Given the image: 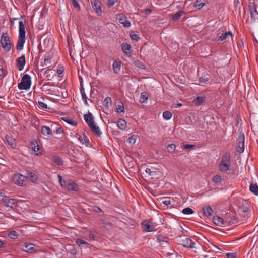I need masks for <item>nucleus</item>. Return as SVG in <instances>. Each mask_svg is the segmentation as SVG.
<instances>
[{
  "label": "nucleus",
  "mask_w": 258,
  "mask_h": 258,
  "mask_svg": "<svg viewBox=\"0 0 258 258\" xmlns=\"http://www.w3.org/2000/svg\"><path fill=\"white\" fill-rule=\"evenodd\" d=\"M19 33L18 36V40L16 45V49L18 50H21L23 48V46L26 41L25 26L22 21H19Z\"/></svg>",
  "instance_id": "1"
},
{
  "label": "nucleus",
  "mask_w": 258,
  "mask_h": 258,
  "mask_svg": "<svg viewBox=\"0 0 258 258\" xmlns=\"http://www.w3.org/2000/svg\"><path fill=\"white\" fill-rule=\"evenodd\" d=\"M230 155L228 153H225L222 157L219 165V169L221 172H226L230 170Z\"/></svg>",
  "instance_id": "2"
},
{
  "label": "nucleus",
  "mask_w": 258,
  "mask_h": 258,
  "mask_svg": "<svg viewBox=\"0 0 258 258\" xmlns=\"http://www.w3.org/2000/svg\"><path fill=\"white\" fill-rule=\"evenodd\" d=\"M1 43L3 49L6 52H9L11 49V43L7 33H3L1 36Z\"/></svg>",
  "instance_id": "3"
},
{
  "label": "nucleus",
  "mask_w": 258,
  "mask_h": 258,
  "mask_svg": "<svg viewBox=\"0 0 258 258\" xmlns=\"http://www.w3.org/2000/svg\"><path fill=\"white\" fill-rule=\"evenodd\" d=\"M31 84V80L30 76L28 74L24 75L21 82L18 84V88L20 90H28L30 88Z\"/></svg>",
  "instance_id": "4"
},
{
  "label": "nucleus",
  "mask_w": 258,
  "mask_h": 258,
  "mask_svg": "<svg viewBox=\"0 0 258 258\" xmlns=\"http://www.w3.org/2000/svg\"><path fill=\"white\" fill-rule=\"evenodd\" d=\"M251 17L254 20L258 19V12L257 11V4L254 0H249L248 5Z\"/></svg>",
  "instance_id": "5"
},
{
  "label": "nucleus",
  "mask_w": 258,
  "mask_h": 258,
  "mask_svg": "<svg viewBox=\"0 0 258 258\" xmlns=\"http://www.w3.org/2000/svg\"><path fill=\"white\" fill-rule=\"evenodd\" d=\"M27 180V177L20 174H16L13 177L14 183L19 186L25 184Z\"/></svg>",
  "instance_id": "6"
},
{
  "label": "nucleus",
  "mask_w": 258,
  "mask_h": 258,
  "mask_svg": "<svg viewBox=\"0 0 258 258\" xmlns=\"http://www.w3.org/2000/svg\"><path fill=\"white\" fill-rule=\"evenodd\" d=\"M244 140L245 137L244 133L241 132L239 134L237 139L238 146L237 148V152L240 153H243L244 151Z\"/></svg>",
  "instance_id": "7"
},
{
  "label": "nucleus",
  "mask_w": 258,
  "mask_h": 258,
  "mask_svg": "<svg viewBox=\"0 0 258 258\" xmlns=\"http://www.w3.org/2000/svg\"><path fill=\"white\" fill-rule=\"evenodd\" d=\"M63 184V187L67 188L68 190L76 191L78 189V186L72 180H66Z\"/></svg>",
  "instance_id": "8"
},
{
  "label": "nucleus",
  "mask_w": 258,
  "mask_h": 258,
  "mask_svg": "<svg viewBox=\"0 0 258 258\" xmlns=\"http://www.w3.org/2000/svg\"><path fill=\"white\" fill-rule=\"evenodd\" d=\"M92 7L98 16L102 15L100 0H91Z\"/></svg>",
  "instance_id": "9"
},
{
  "label": "nucleus",
  "mask_w": 258,
  "mask_h": 258,
  "mask_svg": "<svg viewBox=\"0 0 258 258\" xmlns=\"http://www.w3.org/2000/svg\"><path fill=\"white\" fill-rule=\"evenodd\" d=\"M16 63L18 69L20 71H22L26 63L25 55H22L21 57H18L16 60Z\"/></svg>",
  "instance_id": "10"
},
{
  "label": "nucleus",
  "mask_w": 258,
  "mask_h": 258,
  "mask_svg": "<svg viewBox=\"0 0 258 258\" xmlns=\"http://www.w3.org/2000/svg\"><path fill=\"white\" fill-rule=\"evenodd\" d=\"M117 19L124 27H130L131 26V23L127 20L126 17L123 14H118Z\"/></svg>",
  "instance_id": "11"
},
{
  "label": "nucleus",
  "mask_w": 258,
  "mask_h": 258,
  "mask_svg": "<svg viewBox=\"0 0 258 258\" xmlns=\"http://www.w3.org/2000/svg\"><path fill=\"white\" fill-rule=\"evenodd\" d=\"M182 245L184 247L192 249L195 247V242L190 238H186L182 240Z\"/></svg>",
  "instance_id": "12"
},
{
  "label": "nucleus",
  "mask_w": 258,
  "mask_h": 258,
  "mask_svg": "<svg viewBox=\"0 0 258 258\" xmlns=\"http://www.w3.org/2000/svg\"><path fill=\"white\" fill-rule=\"evenodd\" d=\"M84 118L89 127L95 124V121L91 113L89 112L88 114H84Z\"/></svg>",
  "instance_id": "13"
},
{
  "label": "nucleus",
  "mask_w": 258,
  "mask_h": 258,
  "mask_svg": "<svg viewBox=\"0 0 258 258\" xmlns=\"http://www.w3.org/2000/svg\"><path fill=\"white\" fill-rule=\"evenodd\" d=\"M213 221L215 224L217 226L223 227L224 225L227 224L226 222V218L225 219H222L219 216H214Z\"/></svg>",
  "instance_id": "14"
},
{
  "label": "nucleus",
  "mask_w": 258,
  "mask_h": 258,
  "mask_svg": "<svg viewBox=\"0 0 258 258\" xmlns=\"http://www.w3.org/2000/svg\"><path fill=\"white\" fill-rule=\"evenodd\" d=\"M41 133L47 138H49L53 135L51 130L47 126H42L41 129Z\"/></svg>",
  "instance_id": "15"
},
{
  "label": "nucleus",
  "mask_w": 258,
  "mask_h": 258,
  "mask_svg": "<svg viewBox=\"0 0 258 258\" xmlns=\"http://www.w3.org/2000/svg\"><path fill=\"white\" fill-rule=\"evenodd\" d=\"M5 205L7 207H10L11 208L13 207L16 204V200L14 199H9L6 197H5V199L3 200Z\"/></svg>",
  "instance_id": "16"
},
{
  "label": "nucleus",
  "mask_w": 258,
  "mask_h": 258,
  "mask_svg": "<svg viewBox=\"0 0 258 258\" xmlns=\"http://www.w3.org/2000/svg\"><path fill=\"white\" fill-rule=\"evenodd\" d=\"M5 138L7 142L12 148L15 149L16 148L17 144L14 138H13L12 136L8 135H7Z\"/></svg>",
  "instance_id": "17"
},
{
  "label": "nucleus",
  "mask_w": 258,
  "mask_h": 258,
  "mask_svg": "<svg viewBox=\"0 0 258 258\" xmlns=\"http://www.w3.org/2000/svg\"><path fill=\"white\" fill-rule=\"evenodd\" d=\"M22 250L26 252L32 253L34 251V245L32 243H25Z\"/></svg>",
  "instance_id": "18"
},
{
  "label": "nucleus",
  "mask_w": 258,
  "mask_h": 258,
  "mask_svg": "<svg viewBox=\"0 0 258 258\" xmlns=\"http://www.w3.org/2000/svg\"><path fill=\"white\" fill-rule=\"evenodd\" d=\"M89 128L93 133L96 136L100 137L102 135V132L100 131V128L95 123Z\"/></svg>",
  "instance_id": "19"
},
{
  "label": "nucleus",
  "mask_w": 258,
  "mask_h": 258,
  "mask_svg": "<svg viewBox=\"0 0 258 258\" xmlns=\"http://www.w3.org/2000/svg\"><path fill=\"white\" fill-rule=\"evenodd\" d=\"M203 213L206 217L211 216L213 213V210L210 206H205L203 207Z\"/></svg>",
  "instance_id": "20"
},
{
  "label": "nucleus",
  "mask_w": 258,
  "mask_h": 258,
  "mask_svg": "<svg viewBox=\"0 0 258 258\" xmlns=\"http://www.w3.org/2000/svg\"><path fill=\"white\" fill-rule=\"evenodd\" d=\"M121 47L123 51L125 53L126 55H131L130 50L131 49V47L130 44L123 43L121 45Z\"/></svg>",
  "instance_id": "21"
},
{
  "label": "nucleus",
  "mask_w": 258,
  "mask_h": 258,
  "mask_svg": "<svg viewBox=\"0 0 258 258\" xmlns=\"http://www.w3.org/2000/svg\"><path fill=\"white\" fill-rule=\"evenodd\" d=\"M233 35L232 33L230 31L226 32L224 33H222L218 38V41H223L228 38L229 37H232Z\"/></svg>",
  "instance_id": "22"
},
{
  "label": "nucleus",
  "mask_w": 258,
  "mask_h": 258,
  "mask_svg": "<svg viewBox=\"0 0 258 258\" xmlns=\"http://www.w3.org/2000/svg\"><path fill=\"white\" fill-rule=\"evenodd\" d=\"M225 218L227 224H233L235 223L236 219V216L234 214L230 215L229 217L227 216Z\"/></svg>",
  "instance_id": "23"
},
{
  "label": "nucleus",
  "mask_w": 258,
  "mask_h": 258,
  "mask_svg": "<svg viewBox=\"0 0 258 258\" xmlns=\"http://www.w3.org/2000/svg\"><path fill=\"white\" fill-rule=\"evenodd\" d=\"M149 97V95L147 92H143L141 94V96L140 97V102L141 103H144L147 102L148 98Z\"/></svg>",
  "instance_id": "24"
},
{
  "label": "nucleus",
  "mask_w": 258,
  "mask_h": 258,
  "mask_svg": "<svg viewBox=\"0 0 258 258\" xmlns=\"http://www.w3.org/2000/svg\"><path fill=\"white\" fill-rule=\"evenodd\" d=\"M117 125L119 129L123 130L126 127V122L124 119H120L118 120Z\"/></svg>",
  "instance_id": "25"
},
{
  "label": "nucleus",
  "mask_w": 258,
  "mask_h": 258,
  "mask_svg": "<svg viewBox=\"0 0 258 258\" xmlns=\"http://www.w3.org/2000/svg\"><path fill=\"white\" fill-rule=\"evenodd\" d=\"M54 162L58 166H62L63 165V160L58 156L55 155L53 157Z\"/></svg>",
  "instance_id": "26"
},
{
  "label": "nucleus",
  "mask_w": 258,
  "mask_h": 258,
  "mask_svg": "<svg viewBox=\"0 0 258 258\" xmlns=\"http://www.w3.org/2000/svg\"><path fill=\"white\" fill-rule=\"evenodd\" d=\"M76 243L80 247H87L89 246V244L87 242L81 239H77Z\"/></svg>",
  "instance_id": "27"
},
{
  "label": "nucleus",
  "mask_w": 258,
  "mask_h": 258,
  "mask_svg": "<svg viewBox=\"0 0 258 258\" xmlns=\"http://www.w3.org/2000/svg\"><path fill=\"white\" fill-rule=\"evenodd\" d=\"M61 119L62 120H63L64 121L66 122L67 123L72 126H76L77 125V122L76 121L73 120L72 119L70 118L69 117H62Z\"/></svg>",
  "instance_id": "28"
},
{
  "label": "nucleus",
  "mask_w": 258,
  "mask_h": 258,
  "mask_svg": "<svg viewBox=\"0 0 258 258\" xmlns=\"http://www.w3.org/2000/svg\"><path fill=\"white\" fill-rule=\"evenodd\" d=\"M145 172L147 174H148L150 176H151V178H153V176L156 175V169L155 168H146L145 170Z\"/></svg>",
  "instance_id": "29"
},
{
  "label": "nucleus",
  "mask_w": 258,
  "mask_h": 258,
  "mask_svg": "<svg viewBox=\"0 0 258 258\" xmlns=\"http://www.w3.org/2000/svg\"><path fill=\"white\" fill-rule=\"evenodd\" d=\"M121 68V63L120 61H115L113 63V69L115 73H117L120 71Z\"/></svg>",
  "instance_id": "30"
},
{
  "label": "nucleus",
  "mask_w": 258,
  "mask_h": 258,
  "mask_svg": "<svg viewBox=\"0 0 258 258\" xmlns=\"http://www.w3.org/2000/svg\"><path fill=\"white\" fill-rule=\"evenodd\" d=\"M209 80V76L208 75H205L203 77H201L199 78V84L200 85H204Z\"/></svg>",
  "instance_id": "31"
},
{
  "label": "nucleus",
  "mask_w": 258,
  "mask_h": 258,
  "mask_svg": "<svg viewBox=\"0 0 258 258\" xmlns=\"http://www.w3.org/2000/svg\"><path fill=\"white\" fill-rule=\"evenodd\" d=\"M184 14V11L183 10H181L176 13L172 16V19L174 21H178L180 17Z\"/></svg>",
  "instance_id": "32"
},
{
  "label": "nucleus",
  "mask_w": 258,
  "mask_h": 258,
  "mask_svg": "<svg viewBox=\"0 0 258 258\" xmlns=\"http://www.w3.org/2000/svg\"><path fill=\"white\" fill-rule=\"evenodd\" d=\"M250 191L255 195H258V186L256 184H251L249 186Z\"/></svg>",
  "instance_id": "33"
},
{
  "label": "nucleus",
  "mask_w": 258,
  "mask_h": 258,
  "mask_svg": "<svg viewBox=\"0 0 258 258\" xmlns=\"http://www.w3.org/2000/svg\"><path fill=\"white\" fill-rule=\"evenodd\" d=\"M204 1L205 0H196L195 2L194 6L199 10L205 5Z\"/></svg>",
  "instance_id": "34"
},
{
  "label": "nucleus",
  "mask_w": 258,
  "mask_h": 258,
  "mask_svg": "<svg viewBox=\"0 0 258 258\" xmlns=\"http://www.w3.org/2000/svg\"><path fill=\"white\" fill-rule=\"evenodd\" d=\"M144 230L146 232H151L153 231V227L147 222L142 223Z\"/></svg>",
  "instance_id": "35"
},
{
  "label": "nucleus",
  "mask_w": 258,
  "mask_h": 258,
  "mask_svg": "<svg viewBox=\"0 0 258 258\" xmlns=\"http://www.w3.org/2000/svg\"><path fill=\"white\" fill-rule=\"evenodd\" d=\"M205 100V97L198 96L194 99V102L196 104L200 105L204 102Z\"/></svg>",
  "instance_id": "36"
},
{
  "label": "nucleus",
  "mask_w": 258,
  "mask_h": 258,
  "mask_svg": "<svg viewBox=\"0 0 258 258\" xmlns=\"http://www.w3.org/2000/svg\"><path fill=\"white\" fill-rule=\"evenodd\" d=\"M26 177H27V179H29L33 182H36L37 180V176L31 172L28 173Z\"/></svg>",
  "instance_id": "37"
},
{
  "label": "nucleus",
  "mask_w": 258,
  "mask_h": 258,
  "mask_svg": "<svg viewBox=\"0 0 258 258\" xmlns=\"http://www.w3.org/2000/svg\"><path fill=\"white\" fill-rule=\"evenodd\" d=\"M80 92H81V95L82 97V99L84 101L85 104L86 105H88V102H87V97L85 94V91H84V89L83 88H80Z\"/></svg>",
  "instance_id": "38"
},
{
  "label": "nucleus",
  "mask_w": 258,
  "mask_h": 258,
  "mask_svg": "<svg viewBox=\"0 0 258 258\" xmlns=\"http://www.w3.org/2000/svg\"><path fill=\"white\" fill-rule=\"evenodd\" d=\"M31 147L34 152H37L39 150V147L36 141H32L31 143Z\"/></svg>",
  "instance_id": "39"
},
{
  "label": "nucleus",
  "mask_w": 258,
  "mask_h": 258,
  "mask_svg": "<svg viewBox=\"0 0 258 258\" xmlns=\"http://www.w3.org/2000/svg\"><path fill=\"white\" fill-rule=\"evenodd\" d=\"M167 150L168 152L173 153L176 150V145L174 144H171L167 146Z\"/></svg>",
  "instance_id": "40"
},
{
  "label": "nucleus",
  "mask_w": 258,
  "mask_h": 258,
  "mask_svg": "<svg viewBox=\"0 0 258 258\" xmlns=\"http://www.w3.org/2000/svg\"><path fill=\"white\" fill-rule=\"evenodd\" d=\"M52 57L50 55L46 56L44 60V64L45 66H49L52 62Z\"/></svg>",
  "instance_id": "41"
},
{
  "label": "nucleus",
  "mask_w": 258,
  "mask_h": 258,
  "mask_svg": "<svg viewBox=\"0 0 258 258\" xmlns=\"http://www.w3.org/2000/svg\"><path fill=\"white\" fill-rule=\"evenodd\" d=\"M172 117V114L170 111H166L163 112V117L165 120H169Z\"/></svg>",
  "instance_id": "42"
},
{
  "label": "nucleus",
  "mask_w": 258,
  "mask_h": 258,
  "mask_svg": "<svg viewBox=\"0 0 258 258\" xmlns=\"http://www.w3.org/2000/svg\"><path fill=\"white\" fill-rule=\"evenodd\" d=\"M194 210L191 208L189 207L185 208L183 209L182 210V213L185 215L192 214V213H194Z\"/></svg>",
  "instance_id": "43"
},
{
  "label": "nucleus",
  "mask_w": 258,
  "mask_h": 258,
  "mask_svg": "<svg viewBox=\"0 0 258 258\" xmlns=\"http://www.w3.org/2000/svg\"><path fill=\"white\" fill-rule=\"evenodd\" d=\"M9 236L13 239H16L19 236V234L15 231H12L9 234Z\"/></svg>",
  "instance_id": "44"
},
{
  "label": "nucleus",
  "mask_w": 258,
  "mask_h": 258,
  "mask_svg": "<svg viewBox=\"0 0 258 258\" xmlns=\"http://www.w3.org/2000/svg\"><path fill=\"white\" fill-rule=\"evenodd\" d=\"M222 177L220 175H216L214 176L213 178V181L215 183L218 184L221 182Z\"/></svg>",
  "instance_id": "45"
},
{
  "label": "nucleus",
  "mask_w": 258,
  "mask_h": 258,
  "mask_svg": "<svg viewBox=\"0 0 258 258\" xmlns=\"http://www.w3.org/2000/svg\"><path fill=\"white\" fill-rule=\"evenodd\" d=\"M137 138V136H136V135H132L127 139V142L130 144H134L136 142Z\"/></svg>",
  "instance_id": "46"
},
{
  "label": "nucleus",
  "mask_w": 258,
  "mask_h": 258,
  "mask_svg": "<svg viewBox=\"0 0 258 258\" xmlns=\"http://www.w3.org/2000/svg\"><path fill=\"white\" fill-rule=\"evenodd\" d=\"M116 110L117 112L119 113H124L125 112L124 107L122 104L121 105H118L116 107Z\"/></svg>",
  "instance_id": "47"
},
{
  "label": "nucleus",
  "mask_w": 258,
  "mask_h": 258,
  "mask_svg": "<svg viewBox=\"0 0 258 258\" xmlns=\"http://www.w3.org/2000/svg\"><path fill=\"white\" fill-rule=\"evenodd\" d=\"M135 64L138 68H142V69L145 68V66L144 64V63L139 60L135 61Z\"/></svg>",
  "instance_id": "48"
},
{
  "label": "nucleus",
  "mask_w": 258,
  "mask_h": 258,
  "mask_svg": "<svg viewBox=\"0 0 258 258\" xmlns=\"http://www.w3.org/2000/svg\"><path fill=\"white\" fill-rule=\"evenodd\" d=\"M130 37L132 40L139 41L140 39L139 36L137 34H130Z\"/></svg>",
  "instance_id": "49"
},
{
  "label": "nucleus",
  "mask_w": 258,
  "mask_h": 258,
  "mask_svg": "<svg viewBox=\"0 0 258 258\" xmlns=\"http://www.w3.org/2000/svg\"><path fill=\"white\" fill-rule=\"evenodd\" d=\"M226 256L227 258H236V254L235 253H227Z\"/></svg>",
  "instance_id": "50"
},
{
  "label": "nucleus",
  "mask_w": 258,
  "mask_h": 258,
  "mask_svg": "<svg viewBox=\"0 0 258 258\" xmlns=\"http://www.w3.org/2000/svg\"><path fill=\"white\" fill-rule=\"evenodd\" d=\"M162 203L165 205H169L171 204V200L169 198H166L162 201Z\"/></svg>",
  "instance_id": "51"
},
{
  "label": "nucleus",
  "mask_w": 258,
  "mask_h": 258,
  "mask_svg": "<svg viewBox=\"0 0 258 258\" xmlns=\"http://www.w3.org/2000/svg\"><path fill=\"white\" fill-rule=\"evenodd\" d=\"M72 3L73 6L75 8H78L80 7L79 4H78L76 0H72Z\"/></svg>",
  "instance_id": "52"
},
{
  "label": "nucleus",
  "mask_w": 258,
  "mask_h": 258,
  "mask_svg": "<svg viewBox=\"0 0 258 258\" xmlns=\"http://www.w3.org/2000/svg\"><path fill=\"white\" fill-rule=\"evenodd\" d=\"M58 178L59 182L61 184V186L63 187V183L65 182L66 180H62V177L60 175H58Z\"/></svg>",
  "instance_id": "53"
},
{
  "label": "nucleus",
  "mask_w": 258,
  "mask_h": 258,
  "mask_svg": "<svg viewBox=\"0 0 258 258\" xmlns=\"http://www.w3.org/2000/svg\"><path fill=\"white\" fill-rule=\"evenodd\" d=\"M117 0H108V5L111 7L114 5Z\"/></svg>",
  "instance_id": "54"
},
{
  "label": "nucleus",
  "mask_w": 258,
  "mask_h": 258,
  "mask_svg": "<svg viewBox=\"0 0 258 258\" xmlns=\"http://www.w3.org/2000/svg\"><path fill=\"white\" fill-rule=\"evenodd\" d=\"M38 104L43 108L46 109L47 108V105L44 102L38 101Z\"/></svg>",
  "instance_id": "55"
},
{
  "label": "nucleus",
  "mask_w": 258,
  "mask_h": 258,
  "mask_svg": "<svg viewBox=\"0 0 258 258\" xmlns=\"http://www.w3.org/2000/svg\"><path fill=\"white\" fill-rule=\"evenodd\" d=\"M194 145L190 144H185L184 145L183 147L185 149H189L190 148H192L194 147Z\"/></svg>",
  "instance_id": "56"
},
{
  "label": "nucleus",
  "mask_w": 258,
  "mask_h": 258,
  "mask_svg": "<svg viewBox=\"0 0 258 258\" xmlns=\"http://www.w3.org/2000/svg\"><path fill=\"white\" fill-rule=\"evenodd\" d=\"M104 102L106 104H111V99L110 97H106L104 100Z\"/></svg>",
  "instance_id": "57"
},
{
  "label": "nucleus",
  "mask_w": 258,
  "mask_h": 258,
  "mask_svg": "<svg viewBox=\"0 0 258 258\" xmlns=\"http://www.w3.org/2000/svg\"><path fill=\"white\" fill-rule=\"evenodd\" d=\"M63 71V69L62 68H60L57 69V73L59 75H61Z\"/></svg>",
  "instance_id": "58"
},
{
  "label": "nucleus",
  "mask_w": 258,
  "mask_h": 258,
  "mask_svg": "<svg viewBox=\"0 0 258 258\" xmlns=\"http://www.w3.org/2000/svg\"><path fill=\"white\" fill-rule=\"evenodd\" d=\"M152 11L150 9H147L145 10L144 13L146 15H149L151 13Z\"/></svg>",
  "instance_id": "59"
},
{
  "label": "nucleus",
  "mask_w": 258,
  "mask_h": 258,
  "mask_svg": "<svg viewBox=\"0 0 258 258\" xmlns=\"http://www.w3.org/2000/svg\"><path fill=\"white\" fill-rule=\"evenodd\" d=\"M63 132V130L61 127H59V128H57V130H56V133L57 134H61Z\"/></svg>",
  "instance_id": "60"
},
{
  "label": "nucleus",
  "mask_w": 258,
  "mask_h": 258,
  "mask_svg": "<svg viewBox=\"0 0 258 258\" xmlns=\"http://www.w3.org/2000/svg\"><path fill=\"white\" fill-rule=\"evenodd\" d=\"M71 252L73 254H76L77 253V250L75 248H73L71 250Z\"/></svg>",
  "instance_id": "61"
},
{
  "label": "nucleus",
  "mask_w": 258,
  "mask_h": 258,
  "mask_svg": "<svg viewBox=\"0 0 258 258\" xmlns=\"http://www.w3.org/2000/svg\"><path fill=\"white\" fill-rule=\"evenodd\" d=\"M83 141H84V143L88 144V143H89V141L87 137H85L83 139Z\"/></svg>",
  "instance_id": "62"
},
{
  "label": "nucleus",
  "mask_w": 258,
  "mask_h": 258,
  "mask_svg": "<svg viewBox=\"0 0 258 258\" xmlns=\"http://www.w3.org/2000/svg\"><path fill=\"white\" fill-rule=\"evenodd\" d=\"M78 140L80 141V142L81 143L84 144V141H83V138L81 136H79L78 137Z\"/></svg>",
  "instance_id": "63"
},
{
  "label": "nucleus",
  "mask_w": 258,
  "mask_h": 258,
  "mask_svg": "<svg viewBox=\"0 0 258 258\" xmlns=\"http://www.w3.org/2000/svg\"><path fill=\"white\" fill-rule=\"evenodd\" d=\"M5 197L1 193H0V201L3 202L4 199H5Z\"/></svg>",
  "instance_id": "64"
}]
</instances>
